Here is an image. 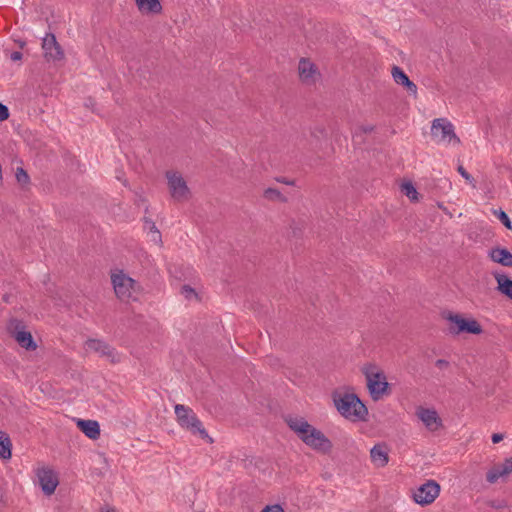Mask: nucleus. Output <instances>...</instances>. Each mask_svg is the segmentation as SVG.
<instances>
[{"label":"nucleus","mask_w":512,"mask_h":512,"mask_svg":"<svg viewBox=\"0 0 512 512\" xmlns=\"http://www.w3.org/2000/svg\"><path fill=\"white\" fill-rule=\"evenodd\" d=\"M287 426L298 438L307 446L323 453L330 452L332 442L319 429L309 424L308 421L300 416L288 415L284 418Z\"/></svg>","instance_id":"obj_1"},{"label":"nucleus","mask_w":512,"mask_h":512,"mask_svg":"<svg viewBox=\"0 0 512 512\" xmlns=\"http://www.w3.org/2000/svg\"><path fill=\"white\" fill-rule=\"evenodd\" d=\"M333 402L337 411L346 419L357 422L364 421L368 415V409L354 393L333 395Z\"/></svg>","instance_id":"obj_2"},{"label":"nucleus","mask_w":512,"mask_h":512,"mask_svg":"<svg viewBox=\"0 0 512 512\" xmlns=\"http://www.w3.org/2000/svg\"><path fill=\"white\" fill-rule=\"evenodd\" d=\"M361 371L366 378L367 388L374 401L389 394V383L387 382L386 375L377 365L367 363L361 368Z\"/></svg>","instance_id":"obj_3"},{"label":"nucleus","mask_w":512,"mask_h":512,"mask_svg":"<svg viewBox=\"0 0 512 512\" xmlns=\"http://www.w3.org/2000/svg\"><path fill=\"white\" fill-rule=\"evenodd\" d=\"M111 283L116 297L123 302L136 300V294L140 291V285L123 270L111 273Z\"/></svg>","instance_id":"obj_4"},{"label":"nucleus","mask_w":512,"mask_h":512,"mask_svg":"<svg viewBox=\"0 0 512 512\" xmlns=\"http://www.w3.org/2000/svg\"><path fill=\"white\" fill-rule=\"evenodd\" d=\"M175 414L179 425L189 430L192 434H198L202 439H212L209 437L207 431L202 426L201 421L197 418L193 410L185 405H175Z\"/></svg>","instance_id":"obj_5"},{"label":"nucleus","mask_w":512,"mask_h":512,"mask_svg":"<svg viewBox=\"0 0 512 512\" xmlns=\"http://www.w3.org/2000/svg\"><path fill=\"white\" fill-rule=\"evenodd\" d=\"M27 326L23 320L11 318L7 323L8 333L15 339L20 347L27 351H34L37 344L31 334L27 331Z\"/></svg>","instance_id":"obj_6"},{"label":"nucleus","mask_w":512,"mask_h":512,"mask_svg":"<svg viewBox=\"0 0 512 512\" xmlns=\"http://www.w3.org/2000/svg\"><path fill=\"white\" fill-rule=\"evenodd\" d=\"M444 318L453 324L449 328L451 334L469 333L479 335L483 332L482 326L474 318L465 319L460 314L452 312H449Z\"/></svg>","instance_id":"obj_7"},{"label":"nucleus","mask_w":512,"mask_h":512,"mask_svg":"<svg viewBox=\"0 0 512 512\" xmlns=\"http://www.w3.org/2000/svg\"><path fill=\"white\" fill-rule=\"evenodd\" d=\"M171 197L176 202H185L191 198V191L182 177L176 171H167L165 174Z\"/></svg>","instance_id":"obj_8"},{"label":"nucleus","mask_w":512,"mask_h":512,"mask_svg":"<svg viewBox=\"0 0 512 512\" xmlns=\"http://www.w3.org/2000/svg\"><path fill=\"white\" fill-rule=\"evenodd\" d=\"M431 135L439 141H454L460 144V138L454 132L453 124L445 118H437L432 121Z\"/></svg>","instance_id":"obj_9"},{"label":"nucleus","mask_w":512,"mask_h":512,"mask_svg":"<svg viewBox=\"0 0 512 512\" xmlns=\"http://www.w3.org/2000/svg\"><path fill=\"white\" fill-rule=\"evenodd\" d=\"M440 494V485L435 480H427L419 486L413 493L414 501L426 506L432 504Z\"/></svg>","instance_id":"obj_10"},{"label":"nucleus","mask_w":512,"mask_h":512,"mask_svg":"<svg viewBox=\"0 0 512 512\" xmlns=\"http://www.w3.org/2000/svg\"><path fill=\"white\" fill-rule=\"evenodd\" d=\"M35 475L43 494L46 496L54 494L59 485L58 474L52 468L43 466L35 470Z\"/></svg>","instance_id":"obj_11"},{"label":"nucleus","mask_w":512,"mask_h":512,"mask_svg":"<svg viewBox=\"0 0 512 512\" xmlns=\"http://www.w3.org/2000/svg\"><path fill=\"white\" fill-rule=\"evenodd\" d=\"M85 346L87 350L98 354L100 357H105L112 364L120 362L117 351L103 340L88 339Z\"/></svg>","instance_id":"obj_12"},{"label":"nucleus","mask_w":512,"mask_h":512,"mask_svg":"<svg viewBox=\"0 0 512 512\" xmlns=\"http://www.w3.org/2000/svg\"><path fill=\"white\" fill-rule=\"evenodd\" d=\"M42 48L44 50V57L47 61H56L62 59V47L57 42L53 33H47L45 35L42 40Z\"/></svg>","instance_id":"obj_13"},{"label":"nucleus","mask_w":512,"mask_h":512,"mask_svg":"<svg viewBox=\"0 0 512 512\" xmlns=\"http://www.w3.org/2000/svg\"><path fill=\"white\" fill-rule=\"evenodd\" d=\"M298 74L302 83L313 84L319 75L317 66L308 58H301L298 64Z\"/></svg>","instance_id":"obj_14"},{"label":"nucleus","mask_w":512,"mask_h":512,"mask_svg":"<svg viewBox=\"0 0 512 512\" xmlns=\"http://www.w3.org/2000/svg\"><path fill=\"white\" fill-rule=\"evenodd\" d=\"M512 473V457L504 460L502 464L493 465L486 474V481L489 484H495L499 479H503Z\"/></svg>","instance_id":"obj_15"},{"label":"nucleus","mask_w":512,"mask_h":512,"mask_svg":"<svg viewBox=\"0 0 512 512\" xmlns=\"http://www.w3.org/2000/svg\"><path fill=\"white\" fill-rule=\"evenodd\" d=\"M389 448L385 442L375 444L370 450V459L376 468H383L389 463Z\"/></svg>","instance_id":"obj_16"},{"label":"nucleus","mask_w":512,"mask_h":512,"mask_svg":"<svg viewBox=\"0 0 512 512\" xmlns=\"http://www.w3.org/2000/svg\"><path fill=\"white\" fill-rule=\"evenodd\" d=\"M416 415L430 431H435L442 425V420L434 409L419 407Z\"/></svg>","instance_id":"obj_17"},{"label":"nucleus","mask_w":512,"mask_h":512,"mask_svg":"<svg viewBox=\"0 0 512 512\" xmlns=\"http://www.w3.org/2000/svg\"><path fill=\"white\" fill-rule=\"evenodd\" d=\"M392 77L393 80L398 84L402 85L406 88V90L412 94L414 97H417V86L414 82H412L406 73L398 66L392 67Z\"/></svg>","instance_id":"obj_18"},{"label":"nucleus","mask_w":512,"mask_h":512,"mask_svg":"<svg viewBox=\"0 0 512 512\" xmlns=\"http://www.w3.org/2000/svg\"><path fill=\"white\" fill-rule=\"evenodd\" d=\"M76 425L89 439L97 440L100 437V425L97 421L78 419Z\"/></svg>","instance_id":"obj_19"},{"label":"nucleus","mask_w":512,"mask_h":512,"mask_svg":"<svg viewBox=\"0 0 512 512\" xmlns=\"http://www.w3.org/2000/svg\"><path fill=\"white\" fill-rule=\"evenodd\" d=\"M490 259L505 267H512V253L501 247L492 248L488 253Z\"/></svg>","instance_id":"obj_20"},{"label":"nucleus","mask_w":512,"mask_h":512,"mask_svg":"<svg viewBox=\"0 0 512 512\" xmlns=\"http://www.w3.org/2000/svg\"><path fill=\"white\" fill-rule=\"evenodd\" d=\"M493 276L497 282V291L512 300V279L498 272L493 273Z\"/></svg>","instance_id":"obj_21"},{"label":"nucleus","mask_w":512,"mask_h":512,"mask_svg":"<svg viewBox=\"0 0 512 512\" xmlns=\"http://www.w3.org/2000/svg\"><path fill=\"white\" fill-rule=\"evenodd\" d=\"M135 3L143 13L160 14L162 12L160 0H135Z\"/></svg>","instance_id":"obj_22"},{"label":"nucleus","mask_w":512,"mask_h":512,"mask_svg":"<svg viewBox=\"0 0 512 512\" xmlns=\"http://www.w3.org/2000/svg\"><path fill=\"white\" fill-rule=\"evenodd\" d=\"M12 457V443L9 436L0 431V458L4 460L11 459Z\"/></svg>","instance_id":"obj_23"},{"label":"nucleus","mask_w":512,"mask_h":512,"mask_svg":"<svg viewBox=\"0 0 512 512\" xmlns=\"http://www.w3.org/2000/svg\"><path fill=\"white\" fill-rule=\"evenodd\" d=\"M263 197L273 202L286 203L288 201L287 197L276 188L265 189L263 192Z\"/></svg>","instance_id":"obj_24"},{"label":"nucleus","mask_w":512,"mask_h":512,"mask_svg":"<svg viewBox=\"0 0 512 512\" xmlns=\"http://www.w3.org/2000/svg\"><path fill=\"white\" fill-rule=\"evenodd\" d=\"M144 223H145V228L148 229L149 232H151L153 234L152 240L155 243H158L159 245H161L162 244L161 233L158 230V228L156 227L154 221L151 220L150 218L145 217Z\"/></svg>","instance_id":"obj_25"},{"label":"nucleus","mask_w":512,"mask_h":512,"mask_svg":"<svg viewBox=\"0 0 512 512\" xmlns=\"http://www.w3.org/2000/svg\"><path fill=\"white\" fill-rule=\"evenodd\" d=\"M401 191L412 201H416L418 199V192L411 182L403 183L401 185Z\"/></svg>","instance_id":"obj_26"},{"label":"nucleus","mask_w":512,"mask_h":512,"mask_svg":"<svg viewBox=\"0 0 512 512\" xmlns=\"http://www.w3.org/2000/svg\"><path fill=\"white\" fill-rule=\"evenodd\" d=\"M15 176L17 182L22 186H25L30 182V177L27 171L22 167L17 168Z\"/></svg>","instance_id":"obj_27"},{"label":"nucleus","mask_w":512,"mask_h":512,"mask_svg":"<svg viewBox=\"0 0 512 512\" xmlns=\"http://www.w3.org/2000/svg\"><path fill=\"white\" fill-rule=\"evenodd\" d=\"M493 214L495 216H497V218L501 221V223L509 230L512 229V223L508 217V215L506 214V212H504L503 210L499 209V210H494L493 211Z\"/></svg>","instance_id":"obj_28"},{"label":"nucleus","mask_w":512,"mask_h":512,"mask_svg":"<svg viewBox=\"0 0 512 512\" xmlns=\"http://www.w3.org/2000/svg\"><path fill=\"white\" fill-rule=\"evenodd\" d=\"M457 171L466 181H468L472 185L473 188L476 187L474 178L465 170V168L462 165L458 166Z\"/></svg>","instance_id":"obj_29"},{"label":"nucleus","mask_w":512,"mask_h":512,"mask_svg":"<svg viewBox=\"0 0 512 512\" xmlns=\"http://www.w3.org/2000/svg\"><path fill=\"white\" fill-rule=\"evenodd\" d=\"M9 116L10 112L8 107L0 102V122L6 121Z\"/></svg>","instance_id":"obj_30"},{"label":"nucleus","mask_w":512,"mask_h":512,"mask_svg":"<svg viewBox=\"0 0 512 512\" xmlns=\"http://www.w3.org/2000/svg\"><path fill=\"white\" fill-rule=\"evenodd\" d=\"M182 294L187 298V299H190L192 296H197L195 290L188 286V285H184L182 287Z\"/></svg>","instance_id":"obj_31"},{"label":"nucleus","mask_w":512,"mask_h":512,"mask_svg":"<svg viewBox=\"0 0 512 512\" xmlns=\"http://www.w3.org/2000/svg\"><path fill=\"white\" fill-rule=\"evenodd\" d=\"M261 512H284L280 505H273L265 507Z\"/></svg>","instance_id":"obj_32"},{"label":"nucleus","mask_w":512,"mask_h":512,"mask_svg":"<svg viewBox=\"0 0 512 512\" xmlns=\"http://www.w3.org/2000/svg\"><path fill=\"white\" fill-rule=\"evenodd\" d=\"M276 181L279 182V183L285 184V185H289V186H294L295 185V180L288 179L286 177H278V178H276Z\"/></svg>","instance_id":"obj_33"},{"label":"nucleus","mask_w":512,"mask_h":512,"mask_svg":"<svg viewBox=\"0 0 512 512\" xmlns=\"http://www.w3.org/2000/svg\"><path fill=\"white\" fill-rule=\"evenodd\" d=\"M435 365L440 368V369H446L449 367V362L445 359H438L436 362H435Z\"/></svg>","instance_id":"obj_34"},{"label":"nucleus","mask_w":512,"mask_h":512,"mask_svg":"<svg viewBox=\"0 0 512 512\" xmlns=\"http://www.w3.org/2000/svg\"><path fill=\"white\" fill-rule=\"evenodd\" d=\"M503 438H504V435H503V434H501V433H494V434H492V436H491V440H492V442H493L494 444L499 443L500 441H502V440H503Z\"/></svg>","instance_id":"obj_35"},{"label":"nucleus","mask_w":512,"mask_h":512,"mask_svg":"<svg viewBox=\"0 0 512 512\" xmlns=\"http://www.w3.org/2000/svg\"><path fill=\"white\" fill-rule=\"evenodd\" d=\"M22 57H23V54L21 52H19V51H14L10 55V59L12 61H19V60L22 59Z\"/></svg>","instance_id":"obj_36"},{"label":"nucleus","mask_w":512,"mask_h":512,"mask_svg":"<svg viewBox=\"0 0 512 512\" xmlns=\"http://www.w3.org/2000/svg\"><path fill=\"white\" fill-rule=\"evenodd\" d=\"M505 506H506V504L504 502L497 503V504L495 502L491 503V507L496 508V509L504 508Z\"/></svg>","instance_id":"obj_37"},{"label":"nucleus","mask_w":512,"mask_h":512,"mask_svg":"<svg viewBox=\"0 0 512 512\" xmlns=\"http://www.w3.org/2000/svg\"><path fill=\"white\" fill-rule=\"evenodd\" d=\"M374 130V126H364L362 127V131L364 133H371Z\"/></svg>","instance_id":"obj_38"},{"label":"nucleus","mask_w":512,"mask_h":512,"mask_svg":"<svg viewBox=\"0 0 512 512\" xmlns=\"http://www.w3.org/2000/svg\"><path fill=\"white\" fill-rule=\"evenodd\" d=\"M100 512H117L115 508H101Z\"/></svg>","instance_id":"obj_39"}]
</instances>
